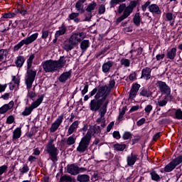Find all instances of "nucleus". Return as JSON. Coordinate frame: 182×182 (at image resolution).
Segmentation results:
<instances>
[{"instance_id":"nucleus-1","label":"nucleus","mask_w":182,"mask_h":182,"mask_svg":"<svg viewBox=\"0 0 182 182\" xmlns=\"http://www.w3.org/2000/svg\"><path fill=\"white\" fill-rule=\"evenodd\" d=\"M110 93L109 87L105 85L98 87V91L95 94L94 99L90 102V109L91 112H99L101 117H105L106 113H107V106H109V100L107 96Z\"/></svg>"},{"instance_id":"nucleus-2","label":"nucleus","mask_w":182,"mask_h":182,"mask_svg":"<svg viewBox=\"0 0 182 182\" xmlns=\"http://www.w3.org/2000/svg\"><path fill=\"white\" fill-rule=\"evenodd\" d=\"M137 5H140V0H132L127 6L126 5V3L119 4L117 12L119 14H122V15L117 18L115 21L116 25H119V23L123 22L124 19H127L129 16L133 14V11Z\"/></svg>"},{"instance_id":"nucleus-3","label":"nucleus","mask_w":182,"mask_h":182,"mask_svg":"<svg viewBox=\"0 0 182 182\" xmlns=\"http://www.w3.org/2000/svg\"><path fill=\"white\" fill-rule=\"evenodd\" d=\"M45 151L49 154L50 160L55 163L58 161V156L59 155V149L55 146L53 144V139L48 141Z\"/></svg>"},{"instance_id":"nucleus-4","label":"nucleus","mask_w":182,"mask_h":182,"mask_svg":"<svg viewBox=\"0 0 182 182\" xmlns=\"http://www.w3.org/2000/svg\"><path fill=\"white\" fill-rule=\"evenodd\" d=\"M41 66L45 73H55L58 70L55 60L52 59L43 62Z\"/></svg>"},{"instance_id":"nucleus-5","label":"nucleus","mask_w":182,"mask_h":182,"mask_svg":"<svg viewBox=\"0 0 182 182\" xmlns=\"http://www.w3.org/2000/svg\"><path fill=\"white\" fill-rule=\"evenodd\" d=\"M36 77V70L31 68L28 69V70L26 71V75L25 78L26 89L29 90V89L32 88V85H33V82H35Z\"/></svg>"},{"instance_id":"nucleus-6","label":"nucleus","mask_w":182,"mask_h":182,"mask_svg":"<svg viewBox=\"0 0 182 182\" xmlns=\"http://www.w3.org/2000/svg\"><path fill=\"white\" fill-rule=\"evenodd\" d=\"M156 87L159 88V90L162 94H168L170 92H171V88H170V86H168L167 83H166V82H163L161 80L156 81Z\"/></svg>"},{"instance_id":"nucleus-7","label":"nucleus","mask_w":182,"mask_h":182,"mask_svg":"<svg viewBox=\"0 0 182 182\" xmlns=\"http://www.w3.org/2000/svg\"><path fill=\"white\" fill-rule=\"evenodd\" d=\"M86 35L87 33L85 31H77L73 33V35L70 37L76 43L77 45H79V43H80V42H82L83 39L86 38Z\"/></svg>"},{"instance_id":"nucleus-8","label":"nucleus","mask_w":182,"mask_h":182,"mask_svg":"<svg viewBox=\"0 0 182 182\" xmlns=\"http://www.w3.org/2000/svg\"><path fill=\"white\" fill-rule=\"evenodd\" d=\"M63 122V114L58 116V118L55 119V121L51 124V127L50 128V133H55L56 130L59 129V127L60 124H62Z\"/></svg>"},{"instance_id":"nucleus-9","label":"nucleus","mask_w":182,"mask_h":182,"mask_svg":"<svg viewBox=\"0 0 182 182\" xmlns=\"http://www.w3.org/2000/svg\"><path fill=\"white\" fill-rule=\"evenodd\" d=\"M77 45L73 38L70 37L68 41H65L63 44V49L66 50V52H70L73 49H75V46Z\"/></svg>"},{"instance_id":"nucleus-10","label":"nucleus","mask_w":182,"mask_h":182,"mask_svg":"<svg viewBox=\"0 0 182 182\" xmlns=\"http://www.w3.org/2000/svg\"><path fill=\"white\" fill-rule=\"evenodd\" d=\"M139 79L144 80H150L151 79V68L149 67H145L141 70V75Z\"/></svg>"},{"instance_id":"nucleus-11","label":"nucleus","mask_w":182,"mask_h":182,"mask_svg":"<svg viewBox=\"0 0 182 182\" xmlns=\"http://www.w3.org/2000/svg\"><path fill=\"white\" fill-rule=\"evenodd\" d=\"M67 172L71 176H77L79 174V166L75 164L67 166Z\"/></svg>"},{"instance_id":"nucleus-12","label":"nucleus","mask_w":182,"mask_h":182,"mask_svg":"<svg viewBox=\"0 0 182 182\" xmlns=\"http://www.w3.org/2000/svg\"><path fill=\"white\" fill-rule=\"evenodd\" d=\"M72 77V70L67 72H63L58 77L60 83H66L67 80H69Z\"/></svg>"},{"instance_id":"nucleus-13","label":"nucleus","mask_w":182,"mask_h":182,"mask_svg":"<svg viewBox=\"0 0 182 182\" xmlns=\"http://www.w3.org/2000/svg\"><path fill=\"white\" fill-rule=\"evenodd\" d=\"M139 155L132 153L130 155L127 157V166L132 167V166H134L137 160H139Z\"/></svg>"},{"instance_id":"nucleus-14","label":"nucleus","mask_w":182,"mask_h":182,"mask_svg":"<svg viewBox=\"0 0 182 182\" xmlns=\"http://www.w3.org/2000/svg\"><path fill=\"white\" fill-rule=\"evenodd\" d=\"M139 96H143L144 97H153V92L150 91V89L142 87L140 88Z\"/></svg>"},{"instance_id":"nucleus-15","label":"nucleus","mask_w":182,"mask_h":182,"mask_svg":"<svg viewBox=\"0 0 182 182\" xmlns=\"http://www.w3.org/2000/svg\"><path fill=\"white\" fill-rule=\"evenodd\" d=\"M15 105V102L14 101H10L9 103L5 104L3 106L0 107V114H5L8 110H11L12 107H14V105Z\"/></svg>"},{"instance_id":"nucleus-16","label":"nucleus","mask_w":182,"mask_h":182,"mask_svg":"<svg viewBox=\"0 0 182 182\" xmlns=\"http://www.w3.org/2000/svg\"><path fill=\"white\" fill-rule=\"evenodd\" d=\"M148 9L151 14H153V15H160L161 14V10L160 9V7L159 5L156 4H151Z\"/></svg>"},{"instance_id":"nucleus-17","label":"nucleus","mask_w":182,"mask_h":182,"mask_svg":"<svg viewBox=\"0 0 182 182\" xmlns=\"http://www.w3.org/2000/svg\"><path fill=\"white\" fill-rule=\"evenodd\" d=\"M129 53H131L130 58L134 60V59H139V56L143 53V48L141 47L138 48L136 50H131L129 51Z\"/></svg>"},{"instance_id":"nucleus-18","label":"nucleus","mask_w":182,"mask_h":182,"mask_svg":"<svg viewBox=\"0 0 182 182\" xmlns=\"http://www.w3.org/2000/svg\"><path fill=\"white\" fill-rule=\"evenodd\" d=\"M68 60H66V58L65 56H60L59 60H54L55 63V66L57 68V70H59V69H62L66 65V62Z\"/></svg>"},{"instance_id":"nucleus-19","label":"nucleus","mask_w":182,"mask_h":182,"mask_svg":"<svg viewBox=\"0 0 182 182\" xmlns=\"http://www.w3.org/2000/svg\"><path fill=\"white\" fill-rule=\"evenodd\" d=\"M114 62L112 60H108L105 62L102 66V70L103 73H109L110 72V69L113 68Z\"/></svg>"},{"instance_id":"nucleus-20","label":"nucleus","mask_w":182,"mask_h":182,"mask_svg":"<svg viewBox=\"0 0 182 182\" xmlns=\"http://www.w3.org/2000/svg\"><path fill=\"white\" fill-rule=\"evenodd\" d=\"M176 56H177V48H172L166 53V59H170V60H174Z\"/></svg>"},{"instance_id":"nucleus-21","label":"nucleus","mask_w":182,"mask_h":182,"mask_svg":"<svg viewBox=\"0 0 182 182\" xmlns=\"http://www.w3.org/2000/svg\"><path fill=\"white\" fill-rule=\"evenodd\" d=\"M68 21H73L75 23H79V22H82L79 18V13L73 12L68 15L67 18Z\"/></svg>"},{"instance_id":"nucleus-22","label":"nucleus","mask_w":182,"mask_h":182,"mask_svg":"<svg viewBox=\"0 0 182 182\" xmlns=\"http://www.w3.org/2000/svg\"><path fill=\"white\" fill-rule=\"evenodd\" d=\"M45 97V95H41L40 97H38L36 101L31 103L30 107L33 110V109H36L41 106V104L43 102V99Z\"/></svg>"},{"instance_id":"nucleus-23","label":"nucleus","mask_w":182,"mask_h":182,"mask_svg":"<svg viewBox=\"0 0 182 182\" xmlns=\"http://www.w3.org/2000/svg\"><path fill=\"white\" fill-rule=\"evenodd\" d=\"M39 33H35L33 34H32L31 36H30L29 37L26 38L25 39H23L24 42H26V45H31V43L35 42L36 39H38V36Z\"/></svg>"},{"instance_id":"nucleus-24","label":"nucleus","mask_w":182,"mask_h":182,"mask_svg":"<svg viewBox=\"0 0 182 182\" xmlns=\"http://www.w3.org/2000/svg\"><path fill=\"white\" fill-rule=\"evenodd\" d=\"M76 181L79 182H92L90 176L87 174H78Z\"/></svg>"},{"instance_id":"nucleus-25","label":"nucleus","mask_w":182,"mask_h":182,"mask_svg":"<svg viewBox=\"0 0 182 182\" xmlns=\"http://www.w3.org/2000/svg\"><path fill=\"white\" fill-rule=\"evenodd\" d=\"M134 25L135 26H139L141 22V16H140V12H136L132 19Z\"/></svg>"},{"instance_id":"nucleus-26","label":"nucleus","mask_w":182,"mask_h":182,"mask_svg":"<svg viewBox=\"0 0 182 182\" xmlns=\"http://www.w3.org/2000/svg\"><path fill=\"white\" fill-rule=\"evenodd\" d=\"M80 123V121H75L68 128V134H73V132H75V130H76L77 129V127H79V124Z\"/></svg>"},{"instance_id":"nucleus-27","label":"nucleus","mask_w":182,"mask_h":182,"mask_svg":"<svg viewBox=\"0 0 182 182\" xmlns=\"http://www.w3.org/2000/svg\"><path fill=\"white\" fill-rule=\"evenodd\" d=\"M60 182H77L76 178H72L69 175H63L60 176Z\"/></svg>"},{"instance_id":"nucleus-28","label":"nucleus","mask_w":182,"mask_h":182,"mask_svg":"<svg viewBox=\"0 0 182 182\" xmlns=\"http://www.w3.org/2000/svg\"><path fill=\"white\" fill-rule=\"evenodd\" d=\"M80 49L83 52H86L87 50V48L90 47V41L89 40H82L80 43Z\"/></svg>"},{"instance_id":"nucleus-29","label":"nucleus","mask_w":182,"mask_h":182,"mask_svg":"<svg viewBox=\"0 0 182 182\" xmlns=\"http://www.w3.org/2000/svg\"><path fill=\"white\" fill-rule=\"evenodd\" d=\"M26 60V58L23 57V55H19L17 57V59L16 60V65L17 68H22L23 66V63H25V61Z\"/></svg>"},{"instance_id":"nucleus-30","label":"nucleus","mask_w":182,"mask_h":182,"mask_svg":"<svg viewBox=\"0 0 182 182\" xmlns=\"http://www.w3.org/2000/svg\"><path fill=\"white\" fill-rule=\"evenodd\" d=\"M68 31L65 23H63L60 27H59V30L55 32V34L58 36H62V35H65Z\"/></svg>"},{"instance_id":"nucleus-31","label":"nucleus","mask_w":182,"mask_h":182,"mask_svg":"<svg viewBox=\"0 0 182 182\" xmlns=\"http://www.w3.org/2000/svg\"><path fill=\"white\" fill-rule=\"evenodd\" d=\"M9 54V50L8 49H1L0 50V62H2L4 59L6 58V56ZM4 63L6 62V59L4 60Z\"/></svg>"},{"instance_id":"nucleus-32","label":"nucleus","mask_w":182,"mask_h":182,"mask_svg":"<svg viewBox=\"0 0 182 182\" xmlns=\"http://www.w3.org/2000/svg\"><path fill=\"white\" fill-rule=\"evenodd\" d=\"M113 147H114V150H115V151H124V150L127 147V145H126V144L116 143L115 144L113 145Z\"/></svg>"},{"instance_id":"nucleus-33","label":"nucleus","mask_w":182,"mask_h":182,"mask_svg":"<svg viewBox=\"0 0 182 182\" xmlns=\"http://www.w3.org/2000/svg\"><path fill=\"white\" fill-rule=\"evenodd\" d=\"M22 136V130L21 127H17L13 132V140H17Z\"/></svg>"},{"instance_id":"nucleus-34","label":"nucleus","mask_w":182,"mask_h":182,"mask_svg":"<svg viewBox=\"0 0 182 182\" xmlns=\"http://www.w3.org/2000/svg\"><path fill=\"white\" fill-rule=\"evenodd\" d=\"M150 176L153 181L159 182L160 180H161V177H160V175L157 174L156 171H152L150 172Z\"/></svg>"},{"instance_id":"nucleus-35","label":"nucleus","mask_w":182,"mask_h":182,"mask_svg":"<svg viewBox=\"0 0 182 182\" xmlns=\"http://www.w3.org/2000/svg\"><path fill=\"white\" fill-rule=\"evenodd\" d=\"M98 90H99V88L97 87L94 88L91 92H90L88 95H85L84 97V102H87V100H89L90 97H93V96H95V95L97 93Z\"/></svg>"},{"instance_id":"nucleus-36","label":"nucleus","mask_w":182,"mask_h":182,"mask_svg":"<svg viewBox=\"0 0 182 182\" xmlns=\"http://www.w3.org/2000/svg\"><path fill=\"white\" fill-rule=\"evenodd\" d=\"M87 149H89L87 145H85L84 144H81V142H80L78 146L77 147V151L81 154L85 153V151H87Z\"/></svg>"},{"instance_id":"nucleus-37","label":"nucleus","mask_w":182,"mask_h":182,"mask_svg":"<svg viewBox=\"0 0 182 182\" xmlns=\"http://www.w3.org/2000/svg\"><path fill=\"white\" fill-rule=\"evenodd\" d=\"M67 146H72L76 143V135L73 134L70 136L66 141Z\"/></svg>"},{"instance_id":"nucleus-38","label":"nucleus","mask_w":182,"mask_h":182,"mask_svg":"<svg viewBox=\"0 0 182 182\" xmlns=\"http://www.w3.org/2000/svg\"><path fill=\"white\" fill-rule=\"evenodd\" d=\"M171 162L173 164L176 168L177 166H179V164H181L182 163V155H180L176 158L173 159Z\"/></svg>"},{"instance_id":"nucleus-39","label":"nucleus","mask_w":182,"mask_h":182,"mask_svg":"<svg viewBox=\"0 0 182 182\" xmlns=\"http://www.w3.org/2000/svg\"><path fill=\"white\" fill-rule=\"evenodd\" d=\"M75 9L80 14H85V9L83 6V3H80L79 1L75 4Z\"/></svg>"},{"instance_id":"nucleus-40","label":"nucleus","mask_w":182,"mask_h":182,"mask_svg":"<svg viewBox=\"0 0 182 182\" xmlns=\"http://www.w3.org/2000/svg\"><path fill=\"white\" fill-rule=\"evenodd\" d=\"M97 6V3L93 1L88 4L87 8L85 9V11L86 12H92V11H95V9H96Z\"/></svg>"},{"instance_id":"nucleus-41","label":"nucleus","mask_w":182,"mask_h":182,"mask_svg":"<svg viewBox=\"0 0 182 182\" xmlns=\"http://www.w3.org/2000/svg\"><path fill=\"white\" fill-rule=\"evenodd\" d=\"M175 166L174 165L171 163L169 162L164 168V173H171L173 170H174Z\"/></svg>"},{"instance_id":"nucleus-42","label":"nucleus","mask_w":182,"mask_h":182,"mask_svg":"<svg viewBox=\"0 0 182 182\" xmlns=\"http://www.w3.org/2000/svg\"><path fill=\"white\" fill-rule=\"evenodd\" d=\"M127 0H111L109 1V8H114L116 5L119 4H123V2H126Z\"/></svg>"},{"instance_id":"nucleus-43","label":"nucleus","mask_w":182,"mask_h":182,"mask_svg":"<svg viewBox=\"0 0 182 182\" xmlns=\"http://www.w3.org/2000/svg\"><path fill=\"white\" fill-rule=\"evenodd\" d=\"M16 16V14L11 12L4 13L1 14V18H4V19L12 18H15Z\"/></svg>"},{"instance_id":"nucleus-44","label":"nucleus","mask_w":182,"mask_h":182,"mask_svg":"<svg viewBox=\"0 0 182 182\" xmlns=\"http://www.w3.org/2000/svg\"><path fill=\"white\" fill-rule=\"evenodd\" d=\"M23 45H26L25 40H21L18 43L14 46V52H18V49H21Z\"/></svg>"},{"instance_id":"nucleus-45","label":"nucleus","mask_w":182,"mask_h":182,"mask_svg":"<svg viewBox=\"0 0 182 182\" xmlns=\"http://www.w3.org/2000/svg\"><path fill=\"white\" fill-rule=\"evenodd\" d=\"M120 64L122 66H124V68H130V60L127 58H122L120 60Z\"/></svg>"},{"instance_id":"nucleus-46","label":"nucleus","mask_w":182,"mask_h":182,"mask_svg":"<svg viewBox=\"0 0 182 182\" xmlns=\"http://www.w3.org/2000/svg\"><path fill=\"white\" fill-rule=\"evenodd\" d=\"M33 59H35V54H31L27 60V69H31L32 68Z\"/></svg>"},{"instance_id":"nucleus-47","label":"nucleus","mask_w":182,"mask_h":182,"mask_svg":"<svg viewBox=\"0 0 182 182\" xmlns=\"http://www.w3.org/2000/svg\"><path fill=\"white\" fill-rule=\"evenodd\" d=\"M123 140H132L133 139V134L130 132H124L122 135Z\"/></svg>"},{"instance_id":"nucleus-48","label":"nucleus","mask_w":182,"mask_h":182,"mask_svg":"<svg viewBox=\"0 0 182 182\" xmlns=\"http://www.w3.org/2000/svg\"><path fill=\"white\" fill-rule=\"evenodd\" d=\"M32 112H33V109H32L31 107H26L24 111L21 113V115L24 117L29 116Z\"/></svg>"},{"instance_id":"nucleus-49","label":"nucleus","mask_w":182,"mask_h":182,"mask_svg":"<svg viewBox=\"0 0 182 182\" xmlns=\"http://www.w3.org/2000/svg\"><path fill=\"white\" fill-rule=\"evenodd\" d=\"M90 140H92L90 138L84 136L82 138L80 143H81L82 144H84L85 146H87L89 147V144H90Z\"/></svg>"},{"instance_id":"nucleus-50","label":"nucleus","mask_w":182,"mask_h":182,"mask_svg":"<svg viewBox=\"0 0 182 182\" xmlns=\"http://www.w3.org/2000/svg\"><path fill=\"white\" fill-rule=\"evenodd\" d=\"M85 19L82 20V22H90L92 21V18H93V14L92 12H87V14H84Z\"/></svg>"},{"instance_id":"nucleus-51","label":"nucleus","mask_w":182,"mask_h":182,"mask_svg":"<svg viewBox=\"0 0 182 182\" xmlns=\"http://www.w3.org/2000/svg\"><path fill=\"white\" fill-rule=\"evenodd\" d=\"M175 117L177 119V120H181L182 119V110L181 109L178 108L175 112Z\"/></svg>"},{"instance_id":"nucleus-52","label":"nucleus","mask_w":182,"mask_h":182,"mask_svg":"<svg viewBox=\"0 0 182 182\" xmlns=\"http://www.w3.org/2000/svg\"><path fill=\"white\" fill-rule=\"evenodd\" d=\"M109 49H110V46H105L103 50H102L97 54V58L102 56V55H105V53H107V50H109Z\"/></svg>"},{"instance_id":"nucleus-53","label":"nucleus","mask_w":182,"mask_h":182,"mask_svg":"<svg viewBox=\"0 0 182 182\" xmlns=\"http://www.w3.org/2000/svg\"><path fill=\"white\" fill-rule=\"evenodd\" d=\"M6 171H8V166L2 165L0 166V179H2V174H4V173H6Z\"/></svg>"},{"instance_id":"nucleus-54","label":"nucleus","mask_w":182,"mask_h":182,"mask_svg":"<svg viewBox=\"0 0 182 182\" xmlns=\"http://www.w3.org/2000/svg\"><path fill=\"white\" fill-rule=\"evenodd\" d=\"M140 87H141V85H140V84L136 82V83L132 84L131 90H134V92H138L139 90H140Z\"/></svg>"},{"instance_id":"nucleus-55","label":"nucleus","mask_w":182,"mask_h":182,"mask_svg":"<svg viewBox=\"0 0 182 182\" xmlns=\"http://www.w3.org/2000/svg\"><path fill=\"white\" fill-rule=\"evenodd\" d=\"M87 92H89V84L87 82H85L84 83V88L81 91L82 96H85V95H86Z\"/></svg>"},{"instance_id":"nucleus-56","label":"nucleus","mask_w":182,"mask_h":182,"mask_svg":"<svg viewBox=\"0 0 182 182\" xmlns=\"http://www.w3.org/2000/svg\"><path fill=\"white\" fill-rule=\"evenodd\" d=\"M106 12V6L105 4H101L98 9L99 15H103Z\"/></svg>"},{"instance_id":"nucleus-57","label":"nucleus","mask_w":182,"mask_h":182,"mask_svg":"<svg viewBox=\"0 0 182 182\" xmlns=\"http://www.w3.org/2000/svg\"><path fill=\"white\" fill-rule=\"evenodd\" d=\"M92 129H94V134H100L102 133V129H100V126L94 125L91 127Z\"/></svg>"},{"instance_id":"nucleus-58","label":"nucleus","mask_w":182,"mask_h":182,"mask_svg":"<svg viewBox=\"0 0 182 182\" xmlns=\"http://www.w3.org/2000/svg\"><path fill=\"white\" fill-rule=\"evenodd\" d=\"M129 79L131 82L137 80V71H134L129 75Z\"/></svg>"},{"instance_id":"nucleus-59","label":"nucleus","mask_w":182,"mask_h":182,"mask_svg":"<svg viewBox=\"0 0 182 182\" xmlns=\"http://www.w3.org/2000/svg\"><path fill=\"white\" fill-rule=\"evenodd\" d=\"M95 129H92V127H90V129L87 131V134L85 135V136L88 137V139H92V136H95L94 132Z\"/></svg>"},{"instance_id":"nucleus-60","label":"nucleus","mask_w":182,"mask_h":182,"mask_svg":"<svg viewBox=\"0 0 182 182\" xmlns=\"http://www.w3.org/2000/svg\"><path fill=\"white\" fill-rule=\"evenodd\" d=\"M137 92L134 91L133 90H130L129 91V100H133L136 96H137Z\"/></svg>"},{"instance_id":"nucleus-61","label":"nucleus","mask_w":182,"mask_h":182,"mask_svg":"<svg viewBox=\"0 0 182 182\" xmlns=\"http://www.w3.org/2000/svg\"><path fill=\"white\" fill-rule=\"evenodd\" d=\"M27 97H29L30 99H34V97H36V93L35 92V88H33V91H28L27 93Z\"/></svg>"},{"instance_id":"nucleus-62","label":"nucleus","mask_w":182,"mask_h":182,"mask_svg":"<svg viewBox=\"0 0 182 182\" xmlns=\"http://www.w3.org/2000/svg\"><path fill=\"white\" fill-rule=\"evenodd\" d=\"M150 4H151V1H147L144 5L141 6L143 12H146V11H147V8H149L151 5Z\"/></svg>"},{"instance_id":"nucleus-63","label":"nucleus","mask_w":182,"mask_h":182,"mask_svg":"<svg viewBox=\"0 0 182 182\" xmlns=\"http://www.w3.org/2000/svg\"><path fill=\"white\" fill-rule=\"evenodd\" d=\"M90 180L91 181V182L97 181V180H99V173L97 172H94Z\"/></svg>"},{"instance_id":"nucleus-64","label":"nucleus","mask_w":182,"mask_h":182,"mask_svg":"<svg viewBox=\"0 0 182 182\" xmlns=\"http://www.w3.org/2000/svg\"><path fill=\"white\" fill-rule=\"evenodd\" d=\"M14 122H15V117L13 115H9L6 119V123L7 124H12Z\"/></svg>"}]
</instances>
